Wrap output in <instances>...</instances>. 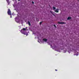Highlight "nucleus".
I'll return each mask as SVG.
<instances>
[{
  "label": "nucleus",
  "mask_w": 79,
  "mask_h": 79,
  "mask_svg": "<svg viewBox=\"0 0 79 79\" xmlns=\"http://www.w3.org/2000/svg\"><path fill=\"white\" fill-rule=\"evenodd\" d=\"M26 29L24 28H23V29H22V30H21V32L22 33V34H24V35H25V33H24V31H26Z\"/></svg>",
  "instance_id": "obj_1"
},
{
  "label": "nucleus",
  "mask_w": 79,
  "mask_h": 79,
  "mask_svg": "<svg viewBox=\"0 0 79 79\" xmlns=\"http://www.w3.org/2000/svg\"><path fill=\"white\" fill-rule=\"evenodd\" d=\"M7 14L8 15H11V10H10V9H8Z\"/></svg>",
  "instance_id": "obj_2"
},
{
  "label": "nucleus",
  "mask_w": 79,
  "mask_h": 79,
  "mask_svg": "<svg viewBox=\"0 0 79 79\" xmlns=\"http://www.w3.org/2000/svg\"><path fill=\"white\" fill-rule=\"evenodd\" d=\"M43 40L44 42H47V39H43Z\"/></svg>",
  "instance_id": "obj_3"
},
{
  "label": "nucleus",
  "mask_w": 79,
  "mask_h": 79,
  "mask_svg": "<svg viewBox=\"0 0 79 79\" xmlns=\"http://www.w3.org/2000/svg\"><path fill=\"white\" fill-rule=\"evenodd\" d=\"M58 9H57L56 10H55V12H56V13H58Z\"/></svg>",
  "instance_id": "obj_4"
},
{
  "label": "nucleus",
  "mask_w": 79,
  "mask_h": 79,
  "mask_svg": "<svg viewBox=\"0 0 79 79\" xmlns=\"http://www.w3.org/2000/svg\"><path fill=\"white\" fill-rule=\"evenodd\" d=\"M6 1L7 3L8 4V5H10V1H9V0H6Z\"/></svg>",
  "instance_id": "obj_5"
},
{
  "label": "nucleus",
  "mask_w": 79,
  "mask_h": 79,
  "mask_svg": "<svg viewBox=\"0 0 79 79\" xmlns=\"http://www.w3.org/2000/svg\"><path fill=\"white\" fill-rule=\"evenodd\" d=\"M71 19V17H69L68 18H67V20H69V19Z\"/></svg>",
  "instance_id": "obj_6"
},
{
  "label": "nucleus",
  "mask_w": 79,
  "mask_h": 79,
  "mask_svg": "<svg viewBox=\"0 0 79 79\" xmlns=\"http://www.w3.org/2000/svg\"><path fill=\"white\" fill-rule=\"evenodd\" d=\"M59 24H66V23L64 22H59Z\"/></svg>",
  "instance_id": "obj_7"
},
{
  "label": "nucleus",
  "mask_w": 79,
  "mask_h": 79,
  "mask_svg": "<svg viewBox=\"0 0 79 79\" xmlns=\"http://www.w3.org/2000/svg\"><path fill=\"white\" fill-rule=\"evenodd\" d=\"M28 25L30 26H31V23H30V22L28 21Z\"/></svg>",
  "instance_id": "obj_8"
},
{
  "label": "nucleus",
  "mask_w": 79,
  "mask_h": 79,
  "mask_svg": "<svg viewBox=\"0 0 79 79\" xmlns=\"http://www.w3.org/2000/svg\"><path fill=\"white\" fill-rule=\"evenodd\" d=\"M53 10H56V7H55L54 6H53Z\"/></svg>",
  "instance_id": "obj_9"
},
{
  "label": "nucleus",
  "mask_w": 79,
  "mask_h": 79,
  "mask_svg": "<svg viewBox=\"0 0 79 79\" xmlns=\"http://www.w3.org/2000/svg\"><path fill=\"white\" fill-rule=\"evenodd\" d=\"M42 22H41L40 23V25L42 24Z\"/></svg>",
  "instance_id": "obj_10"
},
{
  "label": "nucleus",
  "mask_w": 79,
  "mask_h": 79,
  "mask_svg": "<svg viewBox=\"0 0 79 79\" xmlns=\"http://www.w3.org/2000/svg\"><path fill=\"white\" fill-rule=\"evenodd\" d=\"M53 26L54 27H56V25H54Z\"/></svg>",
  "instance_id": "obj_11"
},
{
  "label": "nucleus",
  "mask_w": 79,
  "mask_h": 79,
  "mask_svg": "<svg viewBox=\"0 0 79 79\" xmlns=\"http://www.w3.org/2000/svg\"><path fill=\"white\" fill-rule=\"evenodd\" d=\"M32 4H34V2H32Z\"/></svg>",
  "instance_id": "obj_12"
},
{
  "label": "nucleus",
  "mask_w": 79,
  "mask_h": 79,
  "mask_svg": "<svg viewBox=\"0 0 79 79\" xmlns=\"http://www.w3.org/2000/svg\"><path fill=\"white\" fill-rule=\"evenodd\" d=\"M52 15H53V16H55V14H52Z\"/></svg>",
  "instance_id": "obj_13"
},
{
  "label": "nucleus",
  "mask_w": 79,
  "mask_h": 79,
  "mask_svg": "<svg viewBox=\"0 0 79 79\" xmlns=\"http://www.w3.org/2000/svg\"><path fill=\"white\" fill-rule=\"evenodd\" d=\"M55 71H57V69H55Z\"/></svg>",
  "instance_id": "obj_14"
},
{
  "label": "nucleus",
  "mask_w": 79,
  "mask_h": 79,
  "mask_svg": "<svg viewBox=\"0 0 79 79\" xmlns=\"http://www.w3.org/2000/svg\"><path fill=\"white\" fill-rule=\"evenodd\" d=\"M10 17L11 18H12V16H10Z\"/></svg>",
  "instance_id": "obj_15"
},
{
  "label": "nucleus",
  "mask_w": 79,
  "mask_h": 79,
  "mask_svg": "<svg viewBox=\"0 0 79 79\" xmlns=\"http://www.w3.org/2000/svg\"><path fill=\"white\" fill-rule=\"evenodd\" d=\"M50 12L51 13H52V11H50Z\"/></svg>",
  "instance_id": "obj_16"
},
{
  "label": "nucleus",
  "mask_w": 79,
  "mask_h": 79,
  "mask_svg": "<svg viewBox=\"0 0 79 79\" xmlns=\"http://www.w3.org/2000/svg\"><path fill=\"white\" fill-rule=\"evenodd\" d=\"M19 1H20L21 0H18Z\"/></svg>",
  "instance_id": "obj_17"
},
{
  "label": "nucleus",
  "mask_w": 79,
  "mask_h": 79,
  "mask_svg": "<svg viewBox=\"0 0 79 79\" xmlns=\"http://www.w3.org/2000/svg\"><path fill=\"white\" fill-rule=\"evenodd\" d=\"M78 1H79V0H78Z\"/></svg>",
  "instance_id": "obj_18"
}]
</instances>
